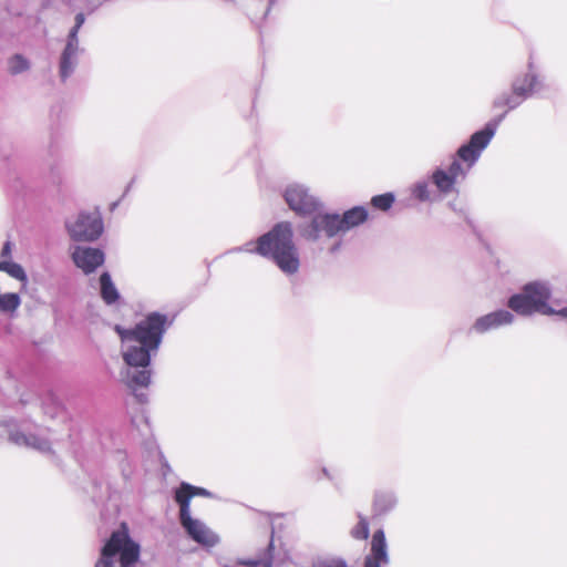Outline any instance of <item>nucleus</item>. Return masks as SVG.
I'll use <instances>...</instances> for the list:
<instances>
[{"instance_id": "obj_22", "label": "nucleus", "mask_w": 567, "mask_h": 567, "mask_svg": "<svg viewBox=\"0 0 567 567\" xmlns=\"http://www.w3.org/2000/svg\"><path fill=\"white\" fill-rule=\"evenodd\" d=\"M0 271L7 272L10 277L21 281L23 286L28 282V276L22 268L21 265L9 261V260H1L0 261Z\"/></svg>"}, {"instance_id": "obj_21", "label": "nucleus", "mask_w": 567, "mask_h": 567, "mask_svg": "<svg viewBox=\"0 0 567 567\" xmlns=\"http://www.w3.org/2000/svg\"><path fill=\"white\" fill-rule=\"evenodd\" d=\"M432 183L435 185L437 190L442 194H449L454 189V179L450 177L445 169L436 168L432 173Z\"/></svg>"}, {"instance_id": "obj_13", "label": "nucleus", "mask_w": 567, "mask_h": 567, "mask_svg": "<svg viewBox=\"0 0 567 567\" xmlns=\"http://www.w3.org/2000/svg\"><path fill=\"white\" fill-rule=\"evenodd\" d=\"M72 259L84 274H91L104 262V254L97 248L75 246Z\"/></svg>"}, {"instance_id": "obj_7", "label": "nucleus", "mask_w": 567, "mask_h": 567, "mask_svg": "<svg viewBox=\"0 0 567 567\" xmlns=\"http://www.w3.org/2000/svg\"><path fill=\"white\" fill-rule=\"evenodd\" d=\"M503 121V116H499L494 122L487 123L486 126L475 132L468 143L461 146L457 151V157L461 159L465 165H467V169H471V167L477 162V159L481 156V153L483 150L489 144L491 140L493 138L497 125Z\"/></svg>"}, {"instance_id": "obj_33", "label": "nucleus", "mask_w": 567, "mask_h": 567, "mask_svg": "<svg viewBox=\"0 0 567 567\" xmlns=\"http://www.w3.org/2000/svg\"><path fill=\"white\" fill-rule=\"evenodd\" d=\"M555 315H558V316L564 317V318L567 319V307L556 311Z\"/></svg>"}, {"instance_id": "obj_5", "label": "nucleus", "mask_w": 567, "mask_h": 567, "mask_svg": "<svg viewBox=\"0 0 567 567\" xmlns=\"http://www.w3.org/2000/svg\"><path fill=\"white\" fill-rule=\"evenodd\" d=\"M69 236L75 241H94L103 233V220L99 212H82L66 219Z\"/></svg>"}, {"instance_id": "obj_3", "label": "nucleus", "mask_w": 567, "mask_h": 567, "mask_svg": "<svg viewBox=\"0 0 567 567\" xmlns=\"http://www.w3.org/2000/svg\"><path fill=\"white\" fill-rule=\"evenodd\" d=\"M140 554V545L131 538L128 526L122 523L102 547L94 567H132Z\"/></svg>"}, {"instance_id": "obj_32", "label": "nucleus", "mask_w": 567, "mask_h": 567, "mask_svg": "<svg viewBox=\"0 0 567 567\" xmlns=\"http://www.w3.org/2000/svg\"><path fill=\"white\" fill-rule=\"evenodd\" d=\"M11 243L10 241H6L3 247H2V250H1V257L3 258H8L10 257L11 255Z\"/></svg>"}, {"instance_id": "obj_19", "label": "nucleus", "mask_w": 567, "mask_h": 567, "mask_svg": "<svg viewBox=\"0 0 567 567\" xmlns=\"http://www.w3.org/2000/svg\"><path fill=\"white\" fill-rule=\"evenodd\" d=\"M396 505V497L392 492H377L373 501V511L377 515H383Z\"/></svg>"}, {"instance_id": "obj_8", "label": "nucleus", "mask_w": 567, "mask_h": 567, "mask_svg": "<svg viewBox=\"0 0 567 567\" xmlns=\"http://www.w3.org/2000/svg\"><path fill=\"white\" fill-rule=\"evenodd\" d=\"M284 198L289 208L301 216L312 215L321 208V202L303 184L287 185Z\"/></svg>"}, {"instance_id": "obj_25", "label": "nucleus", "mask_w": 567, "mask_h": 567, "mask_svg": "<svg viewBox=\"0 0 567 567\" xmlns=\"http://www.w3.org/2000/svg\"><path fill=\"white\" fill-rule=\"evenodd\" d=\"M412 195L420 202H433L435 199L427 181L416 182L412 187Z\"/></svg>"}, {"instance_id": "obj_10", "label": "nucleus", "mask_w": 567, "mask_h": 567, "mask_svg": "<svg viewBox=\"0 0 567 567\" xmlns=\"http://www.w3.org/2000/svg\"><path fill=\"white\" fill-rule=\"evenodd\" d=\"M514 315L505 309H499L484 316L478 317L472 324L470 331L477 334H484L491 330H495L514 322Z\"/></svg>"}, {"instance_id": "obj_15", "label": "nucleus", "mask_w": 567, "mask_h": 567, "mask_svg": "<svg viewBox=\"0 0 567 567\" xmlns=\"http://www.w3.org/2000/svg\"><path fill=\"white\" fill-rule=\"evenodd\" d=\"M516 85L520 86L525 91L522 95L525 99H528L529 96L547 89L544 79L534 73L532 62L528 64L527 73L515 78L512 83V87H515Z\"/></svg>"}, {"instance_id": "obj_34", "label": "nucleus", "mask_w": 567, "mask_h": 567, "mask_svg": "<svg viewBox=\"0 0 567 567\" xmlns=\"http://www.w3.org/2000/svg\"><path fill=\"white\" fill-rule=\"evenodd\" d=\"M322 474H323L324 477L331 480L330 472L326 467L322 468Z\"/></svg>"}, {"instance_id": "obj_29", "label": "nucleus", "mask_w": 567, "mask_h": 567, "mask_svg": "<svg viewBox=\"0 0 567 567\" xmlns=\"http://www.w3.org/2000/svg\"><path fill=\"white\" fill-rule=\"evenodd\" d=\"M470 169H467V165H463L458 159H454L450 165L446 173L450 175L452 179L457 182L460 178H464Z\"/></svg>"}, {"instance_id": "obj_20", "label": "nucleus", "mask_w": 567, "mask_h": 567, "mask_svg": "<svg viewBox=\"0 0 567 567\" xmlns=\"http://www.w3.org/2000/svg\"><path fill=\"white\" fill-rule=\"evenodd\" d=\"M100 289L103 300L107 305H112L118 300L120 293L114 286L109 272H103L100 277Z\"/></svg>"}, {"instance_id": "obj_9", "label": "nucleus", "mask_w": 567, "mask_h": 567, "mask_svg": "<svg viewBox=\"0 0 567 567\" xmlns=\"http://www.w3.org/2000/svg\"><path fill=\"white\" fill-rule=\"evenodd\" d=\"M179 522L187 535L199 545L213 547L219 542V537L204 522L192 517L186 502L179 511Z\"/></svg>"}, {"instance_id": "obj_6", "label": "nucleus", "mask_w": 567, "mask_h": 567, "mask_svg": "<svg viewBox=\"0 0 567 567\" xmlns=\"http://www.w3.org/2000/svg\"><path fill=\"white\" fill-rule=\"evenodd\" d=\"M312 215L309 223H302L298 226L301 237L316 241L322 237L332 238L342 235L339 214L320 213L318 210Z\"/></svg>"}, {"instance_id": "obj_17", "label": "nucleus", "mask_w": 567, "mask_h": 567, "mask_svg": "<svg viewBox=\"0 0 567 567\" xmlns=\"http://www.w3.org/2000/svg\"><path fill=\"white\" fill-rule=\"evenodd\" d=\"M368 219V210L363 206H355L342 215H339L340 228L342 234L360 226Z\"/></svg>"}, {"instance_id": "obj_26", "label": "nucleus", "mask_w": 567, "mask_h": 567, "mask_svg": "<svg viewBox=\"0 0 567 567\" xmlns=\"http://www.w3.org/2000/svg\"><path fill=\"white\" fill-rule=\"evenodd\" d=\"M350 535L358 540H365L369 537V522L363 515H358V523L351 528Z\"/></svg>"}, {"instance_id": "obj_2", "label": "nucleus", "mask_w": 567, "mask_h": 567, "mask_svg": "<svg viewBox=\"0 0 567 567\" xmlns=\"http://www.w3.org/2000/svg\"><path fill=\"white\" fill-rule=\"evenodd\" d=\"M292 225L289 221H281L270 231L260 236L256 244L249 241L234 250L256 252L271 258L282 272L292 275L298 271L300 266L299 252L292 241Z\"/></svg>"}, {"instance_id": "obj_28", "label": "nucleus", "mask_w": 567, "mask_h": 567, "mask_svg": "<svg viewBox=\"0 0 567 567\" xmlns=\"http://www.w3.org/2000/svg\"><path fill=\"white\" fill-rule=\"evenodd\" d=\"M393 203L394 196L391 193L377 195L371 199L372 206L383 212L390 209Z\"/></svg>"}, {"instance_id": "obj_31", "label": "nucleus", "mask_w": 567, "mask_h": 567, "mask_svg": "<svg viewBox=\"0 0 567 567\" xmlns=\"http://www.w3.org/2000/svg\"><path fill=\"white\" fill-rule=\"evenodd\" d=\"M84 21H85V16L82 12L78 13L75 16V23L72 27V29L69 31L68 38L79 40L78 34H79V31H80L81 27L83 25Z\"/></svg>"}, {"instance_id": "obj_27", "label": "nucleus", "mask_w": 567, "mask_h": 567, "mask_svg": "<svg viewBox=\"0 0 567 567\" xmlns=\"http://www.w3.org/2000/svg\"><path fill=\"white\" fill-rule=\"evenodd\" d=\"M311 567H348V565L340 557L327 555L316 557L311 563Z\"/></svg>"}, {"instance_id": "obj_1", "label": "nucleus", "mask_w": 567, "mask_h": 567, "mask_svg": "<svg viewBox=\"0 0 567 567\" xmlns=\"http://www.w3.org/2000/svg\"><path fill=\"white\" fill-rule=\"evenodd\" d=\"M168 326L166 315L152 312L133 329L115 327L122 340L121 352L125 363L120 371V379L134 392L140 402H145L146 395L137 394L136 391L151 383L152 371L148 368L151 358L157 353Z\"/></svg>"}, {"instance_id": "obj_24", "label": "nucleus", "mask_w": 567, "mask_h": 567, "mask_svg": "<svg viewBox=\"0 0 567 567\" xmlns=\"http://www.w3.org/2000/svg\"><path fill=\"white\" fill-rule=\"evenodd\" d=\"M30 69V62L21 54H14L8 61V70L10 74L17 75Z\"/></svg>"}, {"instance_id": "obj_11", "label": "nucleus", "mask_w": 567, "mask_h": 567, "mask_svg": "<svg viewBox=\"0 0 567 567\" xmlns=\"http://www.w3.org/2000/svg\"><path fill=\"white\" fill-rule=\"evenodd\" d=\"M1 425L6 429L9 440L20 446H27L37 450L40 453L48 454L51 452V442L43 436L37 434H24L12 430L11 421H2Z\"/></svg>"}, {"instance_id": "obj_4", "label": "nucleus", "mask_w": 567, "mask_h": 567, "mask_svg": "<svg viewBox=\"0 0 567 567\" xmlns=\"http://www.w3.org/2000/svg\"><path fill=\"white\" fill-rule=\"evenodd\" d=\"M551 289L548 282L533 281L525 285L520 292L513 295L507 306L520 316H530L535 312L551 316L556 310L548 305Z\"/></svg>"}, {"instance_id": "obj_12", "label": "nucleus", "mask_w": 567, "mask_h": 567, "mask_svg": "<svg viewBox=\"0 0 567 567\" xmlns=\"http://www.w3.org/2000/svg\"><path fill=\"white\" fill-rule=\"evenodd\" d=\"M390 563L388 544L383 529L373 533L370 551L364 558V567H382Z\"/></svg>"}, {"instance_id": "obj_14", "label": "nucleus", "mask_w": 567, "mask_h": 567, "mask_svg": "<svg viewBox=\"0 0 567 567\" xmlns=\"http://www.w3.org/2000/svg\"><path fill=\"white\" fill-rule=\"evenodd\" d=\"M81 51L79 40L66 38V44L61 53L59 63L62 81H65L74 72Z\"/></svg>"}, {"instance_id": "obj_16", "label": "nucleus", "mask_w": 567, "mask_h": 567, "mask_svg": "<svg viewBox=\"0 0 567 567\" xmlns=\"http://www.w3.org/2000/svg\"><path fill=\"white\" fill-rule=\"evenodd\" d=\"M524 92L525 91L520 86L516 85L515 87H512L511 92H503L499 95H497L493 101V106L495 109H507L501 115L504 118L508 111L515 110L526 100L525 97L522 96Z\"/></svg>"}, {"instance_id": "obj_30", "label": "nucleus", "mask_w": 567, "mask_h": 567, "mask_svg": "<svg viewBox=\"0 0 567 567\" xmlns=\"http://www.w3.org/2000/svg\"><path fill=\"white\" fill-rule=\"evenodd\" d=\"M272 549H274L272 542H270L267 553L261 558L247 560L244 564L247 566H251V567H254V566L272 567V560H274Z\"/></svg>"}, {"instance_id": "obj_23", "label": "nucleus", "mask_w": 567, "mask_h": 567, "mask_svg": "<svg viewBox=\"0 0 567 567\" xmlns=\"http://www.w3.org/2000/svg\"><path fill=\"white\" fill-rule=\"evenodd\" d=\"M42 411L51 419H55L63 414V406L59 399L52 394H48L42 401Z\"/></svg>"}, {"instance_id": "obj_18", "label": "nucleus", "mask_w": 567, "mask_h": 567, "mask_svg": "<svg viewBox=\"0 0 567 567\" xmlns=\"http://www.w3.org/2000/svg\"><path fill=\"white\" fill-rule=\"evenodd\" d=\"M194 496L212 497V493L203 487H196L188 483H182L175 491V501L183 508L184 503L187 504V511H190V499Z\"/></svg>"}]
</instances>
